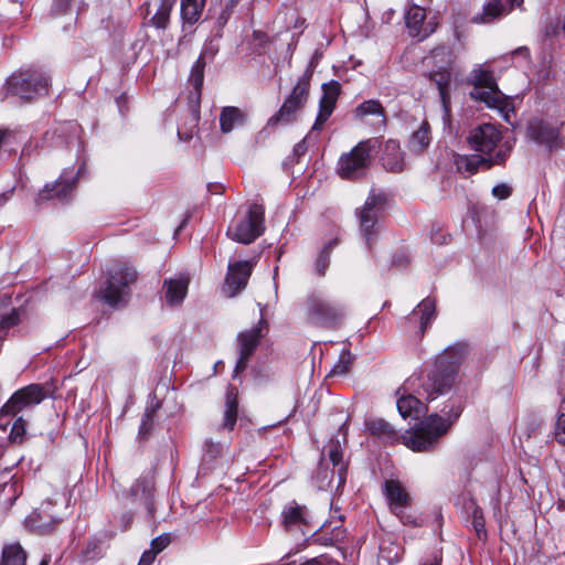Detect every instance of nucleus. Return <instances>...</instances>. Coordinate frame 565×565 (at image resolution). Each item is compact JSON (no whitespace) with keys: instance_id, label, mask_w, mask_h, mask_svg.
Wrapping results in <instances>:
<instances>
[{"instance_id":"5fc2aeb1","label":"nucleus","mask_w":565,"mask_h":565,"mask_svg":"<svg viewBox=\"0 0 565 565\" xmlns=\"http://www.w3.org/2000/svg\"><path fill=\"white\" fill-rule=\"evenodd\" d=\"M154 561V554L151 551H147L142 554L138 565H151Z\"/></svg>"},{"instance_id":"4d7b16f0","label":"nucleus","mask_w":565,"mask_h":565,"mask_svg":"<svg viewBox=\"0 0 565 565\" xmlns=\"http://www.w3.org/2000/svg\"><path fill=\"white\" fill-rule=\"evenodd\" d=\"M514 55H521L525 58H529L530 57V50L526 47V46H520L518 47L514 52H513Z\"/></svg>"},{"instance_id":"09e8293b","label":"nucleus","mask_w":565,"mask_h":565,"mask_svg":"<svg viewBox=\"0 0 565 565\" xmlns=\"http://www.w3.org/2000/svg\"><path fill=\"white\" fill-rule=\"evenodd\" d=\"M554 436L557 443L565 445V414L561 413L558 416L555 429H554Z\"/></svg>"},{"instance_id":"393cba45","label":"nucleus","mask_w":565,"mask_h":565,"mask_svg":"<svg viewBox=\"0 0 565 565\" xmlns=\"http://www.w3.org/2000/svg\"><path fill=\"white\" fill-rule=\"evenodd\" d=\"M22 492L19 482L11 475L10 469L0 473V504L10 508Z\"/></svg>"},{"instance_id":"0eeeda50","label":"nucleus","mask_w":565,"mask_h":565,"mask_svg":"<svg viewBox=\"0 0 565 565\" xmlns=\"http://www.w3.org/2000/svg\"><path fill=\"white\" fill-rule=\"evenodd\" d=\"M340 94L341 85L339 82L331 81L322 85V96L319 102V111L311 131L307 137H305L294 147V154L297 158H300L307 152V140L311 139L315 132H319L323 129V125L330 118L335 108Z\"/></svg>"},{"instance_id":"f3484780","label":"nucleus","mask_w":565,"mask_h":565,"mask_svg":"<svg viewBox=\"0 0 565 565\" xmlns=\"http://www.w3.org/2000/svg\"><path fill=\"white\" fill-rule=\"evenodd\" d=\"M267 322L262 318L258 327L238 334V352L239 358L234 369V375H238L246 370L248 360L257 348L262 338V328L266 327Z\"/></svg>"},{"instance_id":"de8ad7c7","label":"nucleus","mask_w":565,"mask_h":565,"mask_svg":"<svg viewBox=\"0 0 565 565\" xmlns=\"http://www.w3.org/2000/svg\"><path fill=\"white\" fill-rule=\"evenodd\" d=\"M350 369V356L343 354L338 363L332 367L330 374L331 375H344L349 372Z\"/></svg>"},{"instance_id":"58836bf2","label":"nucleus","mask_w":565,"mask_h":565,"mask_svg":"<svg viewBox=\"0 0 565 565\" xmlns=\"http://www.w3.org/2000/svg\"><path fill=\"white\" fill-rule=\"evenodd\" d=\"M338 241L332 239L319 252L316 259V271L319 276H323L330 265V254L332 249L337 246Z\"/></svg>"},{"instance_id":"6ab92c4d","label":"nucleus","mask_w":565,"mask_h":565,"mask_svg":"<svg viewBox=\"0 0 565 565\" xmlns=\"http://www.w3.org/2000/svg\"><path fill=\"white\" fill-rule=\"evenodd\" d=\"M154 481L149 475L139 477L126 494V499L131 504L142 505L149 514L153 513L152 490Z\"/></svg>"},{"instance_id":"4be33fe9","label":"nucleus","mask_w":565,"mask_h":565,"mask_svg":"<svg viewBox=\"0 0 565 565\" xmlns=\"http://www.w3.org/2000/svg\"><path fill=\"white\" fill-rule=\"evenodd\" d=\"M190 284V277L186 274H179L173 278L164 279L163 295L164 300L170 307L179 306L183 302Z\"/></svg>"},{"instance_id":"412c9836","label":"nucleus","mask_w":565,"mask_h":565,"mask_svg":"<svg viewBox=\"0 0 565 565\" xmlns=\"http://www.w3.org/2000/svg\"><path fill=\"white\" fill-rule=\"evenodd\" d=\"M75 182L76 180L74 178H66L63 173L55 182L44 185V188L39 192L36 201L39 203L49 200L65 201L74 191Z\"/></svg>"},{"instance_id":"a211bd4d","label":"nucleus","mask_w":565,"mask_h":565,"mask_svg":"<svg viewBox=\"0 0 565 565\" xmlns=\"http://www.w3.org/2000/svg\"><path fill=\"white\" fill-rule=\"evenodd\" d=\"M252 274V264L249 262H236L228 266V271L223 288L227 297H234L241 292L247 285Z\"/></svg>"},{"instance_id":"6e6552de","label":"nucleus","mask_w":565,"mask_h":565,"mask_svg":"<svg viewBox=\"0 0 565 565\" xmlns=\"http://www.w3.org/2000/svg\"><path fill=\"white\" fill-rule=\"evenodd\" d=\"M305 312L310 324L323 328H335L344 316L343 307L326 300L316 292L307 298Z\"/></svg>"},{"instance_id":"f704fd0d","label":"nucleus","mask_w":565,"mask_h":565,"mask_svg":"<svg viewBox=\"0 0 565 565\" xmlns=\"http://www.w3.org/2000/svg\"><path fill=\"white\" fill-rule=\"evenodd\" d=\"M430 143V127L423 121L420 127L413 132L409 139V149L414 152H423Z\"/></svg>"},{"instance_id":"39448f33","label":"nucleus","mask_w":565,"mask_h":565,"mask_svg":"<svg viewBox=\"0 0 565 565\" xmlns=\"http://www.w3.org/2000/svg\"><path fill=\"white\" fill-rule=\"evenodd\" d=\"M451 422L448 423L438 414L430 415L404 436V444L414 451H428L448 431Z\"/></svg>"},{"instance_id":"c9c22d12","label":"nucleus","mask_w":565,"mask_h":565,"mask_svg":"<svg viewBox=\"0 0 565 565\" xmlns=\"http://www.w3.org/2000/svg\"><path fill=\"white\" fill-rule=\"evenodd\" d=\"M542 38L544 41L565 38V14L556 18L547 17L542 29Z\"/></svg>"},{"instance_id":"2eb2a0df","label":"nucleus","mask_w":565,"mask_h":565,"mask_svg":"<svg viewBox=\"0 0 565 565\" xmlns=\"http://www.w3.org/2000/svg\"><path fill=\"white\" fill-rule=\"evenodd\" d=\"M509 158V146H502L497 153L490 157L483 154L461 156L456 160L459 171L475 173L479 170H488L493 166H502Z\"/></svg>"},{"instance_id":"3c124183","label":"nucleus","mask_w":565,"mask_h":565,"mask_svg":"<svg viewBox=\"0 0 565 565\" xmlns=\"http://www.w3.org/2000/svg\"><path fill=\"white\" fill-rule=\"evenodd\" d=\"M252 38L254 46L259 50L265 49L269 41L268 35L263 31H254Z\"/></svg>"},{"instance_id":"a18cd8bd","label":"nucleus","mask_w":565,"mask_h":565,"mask_svg":"<svg viewBox=\"0 0 565 565\" xmlns=\"http://www.w3.org/2000/svg\"><path fill=\"white\" fill-rule=\"evenodd\" d=\"M24 434H25V422L22 417H19L14 420V423L11 427L9 437L14 443H21Z\"/></svg>"},{"instance_id":"ea45409f","label":"nucleus","mask_w":565,"mask_h":565,"mask_svg":"<svg viewBox=\"0 0 565 565\" xmlns=\"http://www.w3.org/2000/svg\"><path fill=\"white\" fill-rule=\"evenodd\" d=\"M204 67H205V61L204 55L201 54L194 65L192 66L191 74H190V83L193 85L198 96L201 94V89L203 86V79H204Z\"/></svg>"},{"instance_id":"72a5a7b5","label":"nucleus","mask_w":565,"mask_h":565,"mask_svg":"<svg viewBox=\"0 0 565 565\" xmlns=\"http://www.w3.org/2000/svg\"><path fill=\"white\" fill-rule=\"evenodd\" d=\"M26 554L19 543L3 546L0 565H25Z\"/></svg>"},{"instance_id":"052dcab7","label":"nucleus","mask_w":565,"mask_h":565,"mask_svg":"<svg viewBox=\"0 0 565 565\" xmlns=\"http://www.w3.org/2000/svg\"><path fill=\"white\" fill-rule=\"evenodd\" d=\"M49 563H50V557H44V558L41 561L40 565H49Z\"/></svg>"},{"instance_id":"20e7f679","label":"nucleus","mask_w":565,"mask_h":565,"mask_svg":"<svg viewBox=\"0 0 565 565\" xmlns=\"http://www.w3.org/2000/svg\"><path fill=\"white\" fill-rule=\"evenodd\" d=\"M108 275L105 285L98 289L97 297L109 306L120 305L129 294V285L137 279V273L134 268L118 262L113 264Z\"/></svg>"},{"instance_id":"1a4fd4ad","label":"nucleus","mask_w":565,"mask_h":565,"mask_svg":"<svg viewBox=\"0 0 565 565\" xmlns=\"http://www.w3.org/2000/svg\"><path fill=\"white\" fill-rule=\"evenodd\" d=\"M49 77L38 71H24L7 81V94L30 100L34 96L47 93Z\"/></svg>"},{"instance_id":"4c0bfd02","label":"nucleus","mask_w":565,"mask_h":565,"mask_svg":"<svg viewBox=\"0 0 565 565\" xmlns=\"http://www.w3.org/2000/svg\"><path fill=\"white\" fill-rule=\"evenodd\" d=\"M174 6V0H162L156 13L151 18V23L157 29H166L169 24L170 14Z\"/></svg>"},{"instance_id":"37998d69","label":"nucleus","mask_w":565,"mask_h":565,"mask_svg":"<svg viewBox=\"0 0 565 565\" xmlns=\"http://www.w3.org/2000/svg\"><path fill=\"white\" fill-rule=\"evenodd\" d=\"M19 412L9 401L0 408V429L6 430L11 423V417Z\"/></svg>"},{"instance_id":"7c9ffc66","label":"nucleus","mask_w":565,"mask_h":565,"mask_svg":"<svg viewBox=\"0 0 565 565\" xmlns=\"http://www.w3.org/2000/svg\"><path fill=\"white\" fill-rule=\"evenodd\" d=\"M382 160L385 169L393 172L402 171L404 162L403 154L398 143H396L393 140L387 141L385 145V153Z\"/></svg>"},{"instance_id":"cd10ccee","label":"nucleus","mask_w":565,"mask_h":565,"mask_svg":"<svg viewBox=\"0 0 565 565\" xmlns=\"http://www.w3.org/2000/svg\"><path fill=\"white\" fill-rule=\"evenodd\" d=\"M238 413V392L234 386H228L225 395V411L223 428L233 430Z\"/></svg>"},{"instance_id":"5701e85b","label":"nucleus","mask_w":565,"mask_h":565,"mask_svg":"<svg viewBox=\"0 0 565 565\" xmlns=\"http://www.w3.org/2000/svg\"><path fill=\"white\" fill-rule=\"evenodd\" d=\"M46 394L44 387L40 384H30L19 391H17L11 398L10 403L13 404L15 409L20 412L24 407L33 404H40Z\"/></svg>"},{"instance_id":"4468645a","label":"nucleus","mask_w":565,"mask_h":565,"mask_svg":"<svg viewBox=\"0 0 565 565\" xmlns=\"http://www.w3.org/2000/svg\"><path fill=\"white\" fill-rule=\"evenodd\" d=\"M312 514L306 505L296 501L288 502L281 511V524L289 533H301L306 535L313 526L311 525Z\"/></svg>"},{"instance_id":"b1692460","label":"nucleus","mask_w":565,"mask_h":565,"mask_svg":"<svg viewBox=\"0 0 565 565\" xmlns=\"http://www.w3.org/2000/svg\"><path fill=\"white\" fill-rule=\"evenodd\" d=\"M524 0H489L480 15V21L489 23L507 15L514 8H522Z\"/></svg>"},{"instance_id":"dca6fc26","label":"nucleus","mask_w":565,"mask_h":565,"mask_svg":"<svg viewBox=\"0 0 565 565\" xmlns=\"http://www.w3.org/2000/svg\"><path fill=\"white\" fill-rule=\"evenodd\" d=\"M385 493L390 501L391 511L403 524L417 525L415 518L406 511L409 507V495L398 481L388 480L385 482Z\"/></svg>"},{"instance_id":"c756f323","label":"nucleus","mask_w":565,"mask_h":565,"mask_svg":"<svg viewBox=\"0 0 565 565\" xmlns=\"http://www.w3.org/2000/svg\"><path fill=\"white\" fill-rule=\"evenodd\" d=\"M245 122V114L237 107H224L220 116L221 130L224 134L232 131L235 127Z\"/></svg>"},{"instance_id":"2f4dec72","label":"nucleus","mask_w":565,"mask_h":565,"mask_svg":"<svg viewBox=\"0 0 565 565\" xmlns=\"http://www.w3.org/2000/svg\"><path fill=\"white\" fill-rule=\"evenodd\" d=\"M354 116L356 119H363L366 116H376L380 117L381 124L386 122L385 109L382 106L381 102L377 99H369L361 103L354 110Z\"/></svg>"},{"instance_id":"9d476101","label":"nucleus","mask_w":565,"mask_h":565,"mask_svg":"<svg viewBox=\"0 0 565 565\" xmlns=\"http://www.w3.org/2000/svg\"><path fill=\"white\" fill-rule=\"evenodd\" d=\"M469 146L486 157L497 153L502 146H509V154L513 143L503 140L501 130L493 124H482L473 128L468 136Z\"/></svg>"},{"instance_id":"473e14b6","label":"nucleus","mask_w":565,"mask_h":565,"mask_svg":"<svg viewBox=\"0 0 565 565\" xmlns=\"http://www.w3.org/2000/svg\"><path fill=\"white\" fill-rule=\"evenodd\" d=\"M205 0H181V17L184 23L194 24L201 18Z\"/></svg>"},{"instance_id":"bb28decb","label":"nucleus","mask_w":565,"mask_h":565,"mask_svg":"<svg viewBox=\"0 0 565 565\" xmlns=\"http://www.w3.org/2000/svg\"><path fill=\"white\" fill-rule=\"evenodd\" d=\"M411 317L419 319L420 333L424 334L436 317V300L430 297L423 299L413 310Z\"/></svg>"},{"instance_id":"e433bc0d","label":"nucleus","mask_w":565,"mask_h":565,"mask_svg":"<svg viewBox=\"0 0 565 565\" xmlns=\"http://www.w3.org/2000/svg\"><path fill=\"white\" fill-rule=\"evenodd\" d=\"M426 18L425 9L418 6H413L406 13V25L414 35H419L422 32V25Z\"/></svg>"},{"instance_id":"c85d7f7f","label":"nucleus","mask_w":565,"mask_h":565,"mask_svg":"<svg viewBox=\"0 0 565 565\" xmlns=\"http://www.w3.org/2000/svg\"><path fill=\"white\" fill-rule=\"evenodd\" d=\"M324 451L339 476V486L345 482L347 467L343 463V450L339 440L331 439L324 447Z\"/></svg>"},{"instance_id":"13d9d810","label":"nucleus","mask_w":565,"mask_h":565,"mask_svg":"<svg viewBox=\"0 0 565 565\" xmlns=\"http://www.w3.org/2000/svg\"><path fill=\"white\" fill-rule=\"evenodd\" d=\"M132 522V515L131 514H125L122 516V527L126 530L130 526Z\"/></svg>"},{"instance_id":"9b49d317","label":"nucleus","mask_w":565,"mask_h":565,"mask_svg":"<svg viewBox=\"0 0 565 565\" xmlns=\"http://www.w3.org/2000/svg\"><path fill=\"white\" fill-rule=\"evenodd\" d=\"M385 204L386 195L384 193L371 191L364 202V205L356 212L360 231L369 248L372 246L376 233V226L379 224V217L383 212Z\"/></svg>"},{"instance_id":"ddd939ff","label":"nucleus","mask_w":565,"mask_h":565,"mask_svg":"<svg viewBox=\"0 0 565 565\" xmlns=\"http://www.w3.org/2000/svg\"><path fill=\"white\" fill-rule=\"evenodd\" d=\"M470 81L475 86L470 92L473 99L494 108H502L505 105V96L499 90L492 72L482 68L475 70Z\"/></svg>"},{"instance_id":"a19ab883","label":"nucleus","mask_w":565,"mask_h":565,"mask_svg":"<svg viewBox=\"0 0 565 565\" xmlns=\"http://www.w3.org/2000/svg\"><path fill=\"white\" fill-rule=\"evenodd\" d=\"M367 428L372 435L384 437V438H393L395 436V430L384 419H373L367 423Z\"/></svg>"},{"instance_id":"a878e982","label":"nucleus","mask_w":565,"mask_h":565,"mask_svg":"<svg viewBox=\"0 0 565 565\" xmlns=\"http://www.w3.org/2000/svg\"><path fill=\"white\" fill-rule=\"evenodd\" d=\"M53 505L52 500H47L41 504L40 508L35 509L33 513L28 518V523L36 531L44 532L52 527L60 518L50 512Z\"/></svg>"},{"instance_id":"864d4df0","label":"nucleus","mask_w":565,"mask_h":565,"mask_svg":"<svg viewBox=\"0 0 565 565\" xmlns=\"http://www.w3.org/2000/svg\"><path fill=\"white\" fill-rule=\"evenodd\" d=\"M71 4V0H55L53 4V10L56 13H64L66 12L67 8Z\"/></svg>"},{"instance_id":"f257e3e1","label":"nucleus","mask_w":565,"mask_h":565,"mask_svg":"<svg viewBox=\"0 0 565 565\" xmlns=\"http://www.w3.org/2000/svg\"><path fill=\"white\" fill-rule=\"evenodd\" d=\"M469 353L465 342L446 348L435 359L434 366L425 376L409 377L397 391V409L403 418L418 417L422 402L419 397L434 401L447 394L456 384L459 369Z\"/></svg>"},{"instance_id":"6e6d98bb","label":"nucleus","mask_w":565,"mask_h":565,"mask_svg":"<svg viewBox=\"0 0 565 565\" xmlns=\"http://www.w3.org/2000/svg\"><path fill=\"white\" fill-rule=\"evenodd\" d=\"M461 411H462V407L460 404L456 405L455 407H451V409L449 411V418L454 420H456L460 414H461Z\"/></svg>"},{"instance_id":"f8f14e48","label":"nucleus","mask_w":565,"mask_h":565,"mask_svg":"<svg viewBox=\"0 0 565 565\" xmlns=\"http://www.w3.org/2000/svg\"><path fill=\"white\" fill-rule=\"evenodd\" d=\"M264 230V207L252 204L246 217L228 227L227 236L235 242L250 244L263 234Z\"/></svg>"},{"instance_id":"603ef678","label":"nucleus","mask_w":565,"mask_h":565,"mask_svg":"<svg viewBox=\"0 0 565 565\" xmlns=\"http://www.w3.org/2000/svg\"><path fill=\"white\" fill-rule=\"evenodd\" d=\"M493 196L504 200L511 195V188L507 184H498L492 189Z\"/></svg>"},{"instance_id":"aec40b11","label":"nucleus","mask_w":565,"mask_h":565,"mask_svg":"<svg viewBox=\"0 0 565 565\" xmlns=\"http://www.w3.org/2000/svg\"><path fill=\"white\" fill-rule=\"evenodd\" d=\"M527 137L548 149L557 148L562 143V138L557 128L545 124L541 119H533L529 122L526 129Z\"/></svg>"},{"instance_id":"79ce46f5","label":"nucleus","mask_w":565,"mask_h":565,"mask_svg":"<svg viewBox=\"0 0 565 565\" xmlns=\"http://www.w3.org/2000/svg\"><path fill=\"white\" fill-rule=\"evenodd\" d=\"M20 322V312L18 309H12L10 313L3 315L0 320V334L6 338L7 331L19 324Z\"/></svg>"},{"instance_id":"423d86ee","label":"nucleus","mask_w":565,"mask_h":565,"mask_svg":"<svg viewBox=\"0 0 565 565\" xmlns=\"http://www.w3.org/2000/svg\"><path fill=\"white\" fill-rule=\"evenodd\" d=\"M455 58L452 50L447 46L437 47L431 52L434 67L429 73V79L438 88L446 114H448L450 105V82Z\"/></svg>"},{"instance_id":"49530a36","label":"nucleus","mask_w":565,"mask_h":565,"mask_svg":"<svg viewBox=\"0 0 565 565\" xmlns=\"http://www.w3.org/2000/svg\"><path fill=\"white\" fill-rule=\"evenodd\" d=\"M154 413H156V408L151 407V408L146 409L143 417H142L141 425H140V429H139V434L142 437H147L150 434V431L152 429V422H153Z\"/></svg>"},{"instance_id":"8fccbe9b","label":"nucleus","mask_w":565,"mask_h":565,"mask_svg":"<svg viewBox=\"0 0 565 565\" xmlns=\"http://www.w3.org/2000/svg\"><path fill=\"white\" fill-rule=\"evenodd\" d=\"M170 544L169 535H160L152 540L151 542V552L156 555L162 550H164Z\"/></svg>"},{"instance_id":"c03bdc74","label":"nucleus","mask_w":565,"mask_h":565,"mask_svg":"<svg viewBox=\"0 0 565 565\" xmlns=\"http://www.w3.org/2000/svg\"><path fill=\"white\" fill-rule=\"evenodd\" d=\"M471 524L479 539L486 537L484 519L481 509L475 508Z\"/></svg>"},{"instance_id":"7ed1b4c3","label":"nucleus","mask_w":565,"mask_h":565,"mask_svg":"<svg viewBox=\"0 0 565 565\" xmlns=\"http://www.w3.org/2000/svg\"><path fill=\"white\" fill-rule=\"evenodd\" d=\"M377 147L376 139L360 141L349 152L342 153L337 166V173L344 180L363 178L370 167L372 151Z\"/></svg>"},{"instance_id":"680f3d73","label":"nucleus","mask_w":565,"mask_h":565,"mask_svg":"<svg viewBox=\"0 0 565 565\" xmlns=\"http://www.w3.org/2000/svg\"><path fill=\"white\" fill-rule=\"evenodd\" d=\"M220 20H222L224 23L226 22L227 20V14L225 12H223L220 17Z\"/></svg>"},{"instance_id":"f03ea898","label":"nucleus","mask_w":565,"mask_h":565,"mask_svg":"<svg viewBox=\"0 0 565 565\" xmlns=\"http://www.w3.org/2000/svg\"><path fill=\"white\" fill-rule=\"evenodd\" d=\"M311 77L312 71L309 68L306 70V72L298 78L290 94L284 100L279 110L268 119V127L288 125L298 119L308 102Z\"/></svg>"},{"instance_id":"bf43d9fd","label":"nucleus","mask_w":565,"mask_h":565,"mask_svg":"<svg viewBox=\"0 0 565 565\" xmlns=\"http://www.w3.org/2000/svg\"><path fill=\"white\" fill-rule=\"evenodd\" d=\"M9 299V297H0V310L8 305Z\"/></svg>"}]
</instances>
